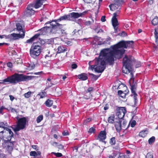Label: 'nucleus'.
<instances>
[{
  "label": "nucleus",
  "instance_id": "nucleus-63",
  "mask_svg": "<svg viewBox=\"0 0 158 158\" xmlns=\"http://www.w3.org/2000/svg\"><path fill=\"white\" fill-rule=\"evenodd\" d=\"M4 109V107L2 106L0 108V113H1L2 112V110Z\"/></svg>",
  "mask_w": 158,
  "mask_h": 158
},
{
  "label": "nucleus",
  "instance_id": "nucleus-55",
  "mask_svg": "<svg viewBox=\"0 0 158 158\" xmlns=\"http://www.w3.org/2000/svg\"><path fill=\"white\" fill-rule=\"evenodd\" d=\"M92 90H93L92 87H90V88H88L87 90L88 92H90Z\"/></svg>",
  "mask_w": 158,
  "mask_h": 158
},
{
  "label": "nucleus",
  "instance_id": "nucleus-25",
  "mask_svg": "<svg viewBox=\"0 0 158 158\" xmlns=\"http://www.w3.org/2000/svg\"><path fill=\"white\" fill-rule=\"evenodd\" d=\"M155 36L156 39V44H158V29L155 30Z\"/></svg>",
  "mask_w": 158,
  "mask_h": 158
},
{
  "label": "nucleus",
  "instance_id": "nucleus-11",
  "mask_svg": "<svg viewBox=\"0 0 158 158\" xmlns=\"http://www.w3.org/2000/svg\"><path fill=\"white\" fill-rule=\"evenodd\" d=\"M9 138H8L7 140H5L4 142L5 143L3 144V146H5L6 149L9 152L12 151L13 149V146L14 143L15 142H10L9 141Z\"/></svg>",
  "mask_w": 158,
  "mask_h": 158
},
{
  "label": "nucleus",
  "instance_id": "nucleus-49",
  "mask_svg": "<svg viewBox=\"0 0 158 158\" xmlns=\"http://www.w3.org/2000/svg\"><path fill=\"white\" fill-rule=\"evenodd\" d=\"M57 148H58L59 149H61L63 148L64 147L62 145L60 144L58 145L57 146Z\"/></svg>",
  "mask_w": 158,
  "mask_h": 158
},
{
  "label": "nucleus",
  "instance_id": "nucleus-20",
  "mask_svg": "<svg viewBox=\"0 0 158 158\" xmlns=\"http://www.w3.org/2000/svg\"><path fill=\"white\" fill-rule=\"evenodd\" d=\"M78 77L79 79L83 81L86 80L88 78V77L85 73H82L79 75L78 76Z\"/></svg>",
  "mask_w": 158,
  "mask_h": 158
},
{
  "label": "nucleus",
  "instance_id": "nucleus-46",
  "mask_svg": "<svg viewBox=\"0 0 158 158\" xmlns=\"http://www.w3.org/2000/svg\"><path fill=\"white\" fill-rule=\"evenodd\" d=\"M77 67V65L76 64H73L72 65V68L73 69H75Z\"/></svg>",
  "mask_w": 158,
  "mask_h": 158
},
{
  "label": "nucleus",
  "instance_id": "nucleus-54",
  "mask_svg": "<svg viewBox=\"0 0 158 158\" xmlns=\"http://www.w3.org/2000/svg\"><path fill=\"white\" fill-rule=\"evenodd\" d=\"M9 110H10L12 112H16V110L15 109L11 107H10Z\"/></svg>",
  "mask_w": 158,
  "mask_h": 158
},
{
  "label": "nucleus",
  "instance_id": "nucleus-45",
  "mask_svg": "<svg viewBox=\"0 0 158 158\" xmlns=\"http://www.w3.org/2000/svg\"><path fill=\"white\" fill-rule=\"evenodd\" d=\"M45 58L47 60H49L51 59V56L46 55L45 56Z\"/></svg>",
  "mask_w": 158,
  "mask_h": 158
},
{
  "label": "nucleus",
  "instance_id": "nucleus-30",
  "mask_svg": "<svg viewBox=\"0 0 158 158\" xmlns=\"http://www.w3.org/2000/svg\"><path fill=\"white\" fill-rule=\"evenodd\" d=\"M155 140V137L154 136H152L148 140V143L149 144H151L153 143Z\"/></svg>",
  "mask_w": 158,
  "mask_h": 158
},
{
  "label": "nucleus",
  "instance_id": "nucleus-56",
  "mask_svg": "<svg viewBox=\"0 0 158 158\" xmlns=\"http://www.w3.org/2000/svg\"><path fill=\"white\" fill-rule=\"evenodd\" d=\"M157 44V45L154 46V48L155 49V50L156 51H158V44Z\"/></svg>",
  "mask_w": 158,
  "mask_h": 158
},
{
  "label": "nucleus",
  "instance_id": "nucleus-26",
  "mask_svg": "<svg viewBox=\"0 0 158 158\" xmlns=\"http://www.w3.org/2000/svg\"><path fill=\"white\" fill-rule=\"evenodd\" d=\"M152 23L154 25H156L158 23V18L157 17H155L152 21Z\"/></svg>",
  "mask_w": 158,
  "mask_h": 158
},
{
  "label": "nucleus",
  "instance_id": "nucleus-58",
  "mask_svg": "<svg viewBox=\"0 0 158 158\" xmlns=\"http://www.w3.org/2000/svg\"><path fill=\"white\" fill-rule=\"evenodd\" d=\"M9 97H10V100L11 101H12L14 99V97H13L12 95H9Z\"/></svg>",
  "mask_w": 158,
  "mask_h": 158
},
{
  "label": "nucleus",
  "instance_id": "nucleus-21",
  "mask_svg": "<svg viewBox=\"0 0 158 158\" xmlns=\"http://www.w3.org/2000/svg\"><path fill=\"white\" fill-rule=\"evenodd\" d=\"M57 53H60L64 52L67 51L66 49L63 46H60L57 48Z\"/></svg>",
  "mask_w": 158,
  "mask_h": 158
},
{
  "label": "nucleus",
  "instance_id": "nucleus-3",
  "mask_svg": "<svg viewBox=\"0 0 158 158\" xmlns=\"http://www.w3.org/2000/svg\"><path fill=\"white\" fill-rule=\"evenodd\" d=\"M123 72L126 74L130 73L131 76L130 81H133L134 79L133 70L132 66L135 63L134 58L132 56H125L123 58Z\"/></svg>",
  "mask_w": 158,
  "mask_h": 158
},
{
  "label": "nucleus",
  "instance_id": "nucleus-57",
  "mask_svg": "<svg viewBox=\"0 0 158 158\" xmlns=\"http://www.w3.org/2000/svg\"><path fill=\"white\" fill-rule=\"evenodd\" d=\"M123 92L122 90H119L118 91V94L120 96L122 94Z\"/></svg>",
  "mask_w": 158,
  "mask_h": 158
},
{
  "label": "nucleus",
  "instance_id": "nucleus-2",
  "mask_svg": "<svg viewBox=\"0 0 158 158\" xmlns=\"http://www.w3.org/2000/svg\"><path fill=\"white\" fill-rule=\"evenodd\" d=\"M49 24L50 27H44L40 30L41 33H38L34 35L33 37L29 40H27V43H30L37 39L41 35H44L46 33H52L54 34H57L60 36H63L66 35V33L64 30L61 29L62 25L56 23L55 21H52L51 22H48L46 24Z\"/></svg>",
  "mask_w": 158,
  "mask_h": 158
},
{
  "label": "nucleus",
  "instance_id": "nucleus-27",
  "mask_svg": "<svg viewBox=\"0 0 158 158\" xmlns=\"http://www.w3.org/2000/svg\"><path fill=\"white\" fill-rule=\"evenodd\" d=\"M46 94V93L44 92L40 93L38 95L40 96V98H42L45 97Z\"/></svg>",
  "mask_w": 158,
  "mask_h": 158
},
{
  "label": "nucleus",
  "instance_id": "nucleus-39",
  "mask_svg": "<svg viewBox=\"0 0 158 158\" xmlns=\"http://www.w3.org/2000/svg\"><path fill=\"white\" fill-rule=\"evenodd\" d=\"M136 122L135 120H133L131 123V127H134L135 125Z\"/></svg>",
  "mask_w": 158,
  "mask_h": 158
},
{
  "label": "nucleus",
  "instance_id": "nucleus-15",
  "mask_svg": "<svg viewBox=\"0 0 158 158\" xmlns=\"http://www.w3.org/2000/svg\"><path fill=\"white\" fill-rule=\"evenodd\" d=\"M45 0H37L35 3L33 5V7L37 9L41 7Z\"/></svg>",
  "mask_w": 158,
  "mask_h": 158
},
{
  "label": "nucleus",
  "instance_id": "nucleus-60",
  "mask_svg": "<svg viewBox=\"0 0 158 158\" xmlns=\"http://www.w3.org/2000/svg\"><path fill=\"white\" fill-rule=\"evenodd\" d=\"M91 24V22L90 21H88L86 22L85 24L87 25H89Z\"/></svg>",
  "mask_w": 158,
  "mask_h": 158
},
{
  "label": "nucleus",
  "instance_id": "nucleus-42",
  "mask_svg": "<svg viewBox=\"0 0 158 158\" xmlns=\"http://www.w3.org/2000/svg\"><path fill=\"white\" fill-rule=\"evenodd\" d=\"M7 66L9 68H11L13 67V64L10 62H8L7 64Z\"/></svg>",
  "mask_w": 158,
  "mask_h": 158
},
{
  "label": "nucleus",
  "instance_id": "nucleus-19",
  "mask_svg": "<svg viewBox=\"0 0 158 158\" xmlns=\"http://www.w3.org/2000/svg\"><path fill=\"white\" fill-rule=\"evenodd\" d=\"M119 6L120 4L118 5L114 3V4H110L109 6L111 10H114L118 9Z\"/></svg>",
  "mask_w": 158,
  "mask_h": 158
},
{
  "label": "nucleus",
  "instance_id": "nucleus-37",
  "mask_svg": "<svg viewBox=\"0 0 158 158\" xmlns=\"http://www.w3.org/2000/svg\"><path fill=\"white\" fill-rule=\"evenodd\" d=\"M29 66L28 67L29 69H33L35 67V65L34 64H28Z\"/></svg>",
  "mask_w": 158,
  "mask_h": 158
},
{
  "label": "nucleus",
  "instance_id": "nucleus-64",
  "mask_svg": "<svg viewBox=\"0 0 158 158\" xmlns=\"http://www.w3.org/2000/svg\"><path fill=\"white\" fill-rule=\"evenodd\" d=\"M99 27H97L96 28H95V29H94V30L96 32H97L98 31V30H99Z\"/></svg>",
  "mask_w": 158,
  "mask_h": 158
},
{
  "label": "nucleus",
  "instance_id": "nucleus-51",
  "mask_svg": "<svg viewBox=\"0 0 158 158\" xmlns=\"http://www.w3.org/2000/svg\"><path fill=\"white\" fill-rule=\"evenodd\" d=\"M105 16H102L101 18V20L103 22H104L106 21Z\"/></svg>",
  "mask_w": 158,
  "mask_h": 158
},
{
  "label": "nucleus",
  "instance_id": "nucleus-22",
  "mask_svg": "<svg viewBox=\"0 0 158 158\" xmlns=\"http://www.w3.org/2000/svg\"><path fill=\"white\" fill-rule=\"evenodd\" d=\"M108 121L110 123H113L114 122V115L110 116L108 119Z\"/></svg>",
  "mask_w": 158,
  "mask_h": 158
},
{
  "label": "nucleus",
  "instance_id": "nucleus-50",
  "mask_svg": "<svg viewBox=\"0 0 158 158\" xmlns=\"http://www.w3.org/2000/svg\"><path fill=\"white\" fill-rule=\"evenodd\" d=\"M63 135H67L69 134L68 131H64L63 132Z\"/></svg>",
  "mask_w": 158,
  "mask_h": 158
},
{
  "label": "nucleus",
  "instance_id": "nucleus-24",
  "mask_svg": "<svg viewBox=\"0 0 158 158\" xmlns=\"http://www.w3.org/2000/svg\"><path fill=\"white\" fill-rule=\"evenodd\" d=\"M147 134V131H141L139 134V135L140 136L144 137H145Z\"/></svg>",
  "mask_w": 158,
  "mask_h": 158
},
{
  "label": "nucleus",
  "instance_id": "nucleus-41",
  "mask_svg": "<svg viewBox=\"0 0 158 158\" xmlns=\"http://www.w3.org/2000/svg\"><path fill=\"white\" fill-rule=\"evenodd\" d=\"M118 35L124 37L127 35V34L124 31H123L122 33H119Z\"/></svg>",
  "mask_w": 158,
  "mask_h": 158
},
{
  "label": "nucleus",
  "instance_id": "nucleus-12",
  "mask_svg": "<svg viewBox=\"0 0 158 158\" xmlns=\"http://www.w3.org/2000/svg\"><path fill=\"white\" fill-rule=\"evenodd\" d=\"M87 13V11H85L82 13L72 12L70 13V15L72 17V20L73 19H77L80 17H82Z\"/></svg>",
  "mask_w": 158,
  "mask_h": 158
},
{
  "label": "nucleus",
  "instance_id": "nucleus-61",
  "mask_svg": "<svg viewBox=\"0 0 158 158\" xmlns=\"http://www.w3.org/2000/svg\"><path fill=\"white\" fill-rule=\"evenodd\" d=\"M4 44L8 45L9 44L8 43H0V46H2Z\"/></svg>",
  "mask_w": 158,
  "mask_h": 158
},
{
  "label": "nucleus",
  "instance_id": "nucleus-62",
  "mask_svg": "<svg viewBox=\"0 0 158 158\" xmlns=\"http://www.w3.org/2000/svg\"><path fill=\"white\" fill-rule=\"evenodd\" d=\"M57 143L56 142H54L52 143V145L54 146H56L57 147V146L58 145H57Z\"/></svg>",
  "mask_w": 158,
  "mask_h": 158
},
{
  "label": "nucleus",
  "instance_id": "nucleus-14",
  "mask_svg": "<svg viewBox=\"0 0 158 158\" xmlns=\"http://www.w3.org/2000/svg\"><path fill=\"white\" fill-rule=\"evenodd\" d=\"M106 133L104 131H101L98 136L97 139L100 141H102L106 138Z\"/></svg>",
  "mask_w": 158,
  "mask_h": 158
},
{
  "label": "nucleus",
  "instance_id": "nucleus-35",
  "mask_svg": "<svg viewBox=\"0 0 158 158\" xmlns=\"http://www.w3.org/2000/svg\"><path fill=\"white\" fill-rule=\"evenodd\" d=\"M89 74L91 75L92 77V78H93L95 80H96L98 78V77L96 76L92 73H89Z\"/></svg>",
  "mask_w": 158,
  "mask_h": 158
},
{
  "label": "nucleus",
  "instance_id": "nucleus-34",
  "mask_svg": "<svg viewBox=\"0 0 158 158\" xmlns=\"http://www.w3.org/2000/svg\"><path fill=\"white\" fill-rule=\"evenodd\" d=\"M146 158H153L152 154L150 152L148 153L146 156Z\"/></svg>",
  "mask_w": 158,
  "mask_h": 158
},
{
  "label": "nucleus",
  "instance_id": "nucleus-32",
  "mask_svg": "<svg viewBox=\"0 0 158 158\" xmlns=\"http://www.w3.org/2000/svg\"><path fill=\"white\" fill-rule=\"evenodd\" d=\"M62 20H66L65 15L61 17L59 19L56 20V21H55L57 23Z\"/></svg>",
  "mask_w": 158,
  "mask_h": 158
},
{
  "label": "nucleus",
  "instance_id": "nucleus-23",
  "mask_svg": "<svg viewBox=\"0 0 158 158\" xmlns=\"http://www.w3.org/2000/svg\"><path fill=\"white\" fill-rule=\"evenodd\" d=\"M45 103L47 106L50 107L53 104V101L52 100L48 99L47 101L45 102Z\"/></svg>",
  "mask_w": 158,
  "mask_h": 158
},
{
  "label": "nucleus",
  "instance_id": "nucleus-59",
  "mask_svg": "<svg viewBox=\"0 0 158 158\" xmlns=\"http://www.w3.org/2000/svg\"><path fill=\"white\" fill-rule=\"evenodd\" d=\"M36 156H40L41 154V152L40 151H37L36 152Z\"/></svg>",
  "mask_w": 158,
  "mask_h": 158
},
{
  "label": "nucleus",
  "instance_id": "nucleus-1",
  "mask_svg": "<svg viewBox=\"0 0 158 158\" xmlns=\"http://www.w3.org/2000/svg\"><path fill=\"white\" fill-rule=\"evenodd\" d=\"M133 41H121L115 45L111 46L108 48L102 50L98 59H95V64L94 65H90V62L89 63V69L93 70L98 73H102L105 68L106 63L111 64L114 63V58H121L124 53L125 50L123 48L131 47L133 44Z\"/></svg>",
  "mask_w": 158,
  "mask_h": 158
},
{
  "label": "nucleus",
  "instance_id": "nucleus-33",
  "mask_svg": "<svg viewBox=\"0 0 158 158\" xmlns=\"http://www.w3.org/2000/svg\"><path fill=\"white\" fill-rule=\"evenodd\" d=\"M31 91H29L24 94V97L26 98H29L31 96Z\"/></svg>",
  "mask_w": 158,
  "mask_h": 158
},
{
  "label": "nucleus",
  "instance_id": "nucleus-40",
  "mask_svg": "<svg viewBox=\"0 0 158 158\" xmlns=\"http://www.w3.org/2000/svg\"><path fill=\"white\" fill-rule=\"evenodd\" d=\"M91 120V118H89L85 120L84 122V124L86 125L87 123L89 122Z\"/></svg>",
  "mask_w": 158,
  "mask_h": 158
},
{
  "label": "nucleus",
  "instance_id": "nucleus-18",
  "mask_svg": "<svg viewBox=\"0 0 158 158\" xmlns=\"http://www.w3.org/2000/svg\"><path fill=\"white\" fill-rule=\"evenodd\" d=\"M17 30L19 31H21L23 33V31H25L23 30V28L24 27L23 25H22L20 23H17L16 24Z\"/></svg>",
  "mask_w": 158,
  "mask_h": 158
},
{
  "label": "nucleus",
  "instance_id": "nucleus-29",
  "mask_svg": "<svg viewBox=\"0 0 158 158\" xmlns=\"http://www.w3.org/2000/svg\"><path fill=\"white\" fill-rule=\"evenodd\" d=\"M66 20L72 21V17L70 15V13L68 15H65Z\"/></svg>",
  "mask_w": 158,
  "mask_h": 158
},
{
  "label": "nucleus",
  "instance_id": "nucleus-7",
  "mask_svg": "<svg viewBox=\"0 0 158 158\" xmlns=\"http://www.w3.org/2000/svg\"><path fill=\"white\" fill-rule=\"evenodd\" d=\"M25 36L24 31H23V33L21 34L12 33L8 35V38L13 40H16L19 38H23Z\"/></svg>",
  "mask_w": 158,
  "mask_h": 158
},
{
  "label": "nucleus",
  "instance_id": "nucleus-16",
  "mask_svg": "<svg viewBox=\"0 0 158 158\" xmlns=\"http://www.w3.org/2000/svg\"><path fill=\"white\" fill-rule=\"evenodd\" d=\"M117 132H119L121 130V123L120 121L115 122L114 123Z\"/></svg>",
  "mask_w": 158,
  "mask_h": 158
},
{
  "label": "nucleus",
  "instance_id": "nucleus-48",
  "mask_svg": "<svg viewBox=\"0 0 158 158\" xmlns=\"http://www.w3.org/2000/svg\"><path fill=\"white\" fill-rule=\"evenodd\" d=\"M0 158H7L6 156L4 154H0Z\"/></svg>",
  "mask_w": 158,
  "mask_h": 158
},
{
  "label": "nucleus",
  "instance_id": "nucleus-4",
  "mask_svg": "<svg viewBox=\"0 0 158 158\" xmlns=\"http://www.w3.org/2000/svg\"><path fill=\"white\" fill-rule=\"evenodd\" d=\"M33 77L25 75L22 74L15 73L10 77L2 80V82H0V84L4 83H12L15 84L18 82L26 81L31 80Z\"/></svg>",
  "mask_w": 158,
  "mask_h": 158
},
{
  "label": "nucleus",
  "instance_id": "nucleus-31",
  "mask_svg": "<svg viewBox=\"0 0 158 158\" xmlns=\"http://www.w3.org/2000/svg\"><path fill=\"white\" fill-rule=\"evenodd\" d=\"M110 143L111 145H113L115 143V137H112L110 139Z\"/></svg>",
  "mask_w": 158,
  "mask_h": 158
},
{
  "label": "nucleus",
  "instance_id": "nucleus-47",
  "mask_svg": "<svg viewBox=\"0 0 158 158\" xmlns=\"http://www.w3.org/2000/svg\"><path fill=\"white\" fill-rule=\"evenodd\" d=\"M32 147L33 148L35 149L36 151L38 150V148L37 145H32Z\"/></svg>",
  "mask_w": 158,
  "mask_h": 158
},
{
  "label": "nucleus",
  "instance_id": "nucleus-8",
  "mask_svg": "<svg viewBox=\"0 0 158 158\" xmlns=\"http://www.w3.org/2000/svg\"><path fill=\"white\" fill-rule=\"evenodd\" d=\"M117 12L113 14V16L112 19V22L114 30V32L116 33L117 32V29L118 27L117 26L118 25V20L116 18L117 16Z\"/></svg>",
  "mask_w": 158,
  "mask_h": 158
},
{
  "label": "nucleus",
  "instance_id": "nucleus-6",
  "mask_svg": "<svg viewBox=\"0 0 158 158\" xmlns=\"http://www.w3.org/2000/svg\"><path fill=\"white\" fill-rule=\"evenodd\" d=\"M41 50L40 46L38 45H35V43H34L30 50L31 56L33 58H35L40 54Z\"/></svg>",
  "mask_w": 158,
  "mask_h": 158
},
{
  "label": "nucleus",
  "instance_id": "nucleus-43",
  "mask_svg": "<svg viewBox=\"0 0 158 158\" xmlns=\"http://www.w3.org/2000/svg\"><path fill=\"white\" fill-rule=\"evenodd\" d=\"M95 131V129L94 128L91 127L89 129L88 132L89 133H92L94 132Z\"/></svg>",
  "mask_w": 158,
  "mask_h": 158
},
{
  "label": "nucleus",
  "instance_id": "nucleus-53",
  "mask_svg": "<svg viewBox=\"0 0 158 158\" xmlns=\"http://www.w3.org/2000/svg\"><path fill=\"white\" fill-rule=\"evenodd\" d=\"M8 38V37L7 35H0V38L1 39H2V38Z\"/></svg>",
  "mask_w": 158,
  "mask_h": 158
},
{
  "label": "nucleus",
  "instance_id": "nucleus-28",
  "mask_svg": "<svg viewBox=\"0 0 158 158\" xmlns=\"http://www.w3.org/2000/svg\"><path fill=\"white\" fill-rule=\"evenodd\" d=\"M43 117L42 115H40L38 117L36 121L38 123H40L43 119Z\"/></svg>",
  "mask_w": 158,
  "mask_h": 158
},
{
  "label": "nucleus",
  "instance_id": "nucleus-5",
  "mask_svg": "<svg viewBox=\"0 0 158 158\" xmlns=\"http://www.w3.org/2000/svg\"><path fill=\"white\" fill-rule=\"evenodd\" d=\"M18 121L17 124L14 126V130L15 131H18L23 129L25 127L27 120L25 117L20 118L19 117H16Z\"/></svg>",
  "mask_w": 158,
  "mask_h": 158
},
{
  "label": "nucleus",
  "instance_id": "nucleus-36",
  "mask_svg": "<svg viewBox=\"0 0 158 158\" xmlns=\"http://www.w3.org/2000/svg\"><path fill=\"white\" fill-rule=\"evenodd\" d=\"M52 153L54 154L57 157H60L62 156V154L58 152L57 153H56L53 152Z\"/></svg>",
  "mask_w": 158,
  "mask_h": 158
},
{
  "label": "nucleus",
  "instance_id": "nucleus-38",
  "mask_svg": "<svg viewBox=\"0 0 158 158\" xmlns=\"http://www.w3.org/2000/svg\"><path fill=\"white\" fill-rule=\"evenodd\" d=\"M30 155L31 156L36 157V152L35 151H31L30 152Z\"/></svg>",
  "mask_w": 158,
  "mask_h": 158
},
{
  "label": "nucleus",
  "instance_id": "nucleus-13",
  "mask_svg": "<svg viewBox=\"0 0 158 158\" xmlns=\"http://www.w3.org/2000/svg\"><path fill=\"white\" fill-rule=\"evenodd\" d=\"M131 87V91L132 95H134V102L135 103L134 106H136V104L137 101L136 97L137 94L135 92V87L134 85H132Z\"/></svg>",
  "mask_w": 158,
  "mask_h": 158
},
{
  "label": "nucleus",
  "instance_id": "nucleus-10",
  "mask_svg": "<svg viewBox=\"0 0 158 158\" xmlns=\"http://www.w3.org/2000/svg\"><path fill=\"white\" fill-rule=\"evenodd\" d=\"M33 6L32 4L28 5L24 12L25 15L27 16H31L34 14L35 11L33 10Z\"/></svg>",
  "mask_w": 158,
  "mask_h": 158
},
{
  "label": "nucleus",
  "instance_id": "nucleus-17",
  "mask_svg": "<svg viewBox=\"0 0 158 158\" xmlns=\"http://www.w3.org/2000/svg\"><path fill=\"white\" fill-rule=\"evenodd\" d=\"M4 130H5V131H6V135L8 134H9V135H8L7 136L9 137L10 139V137H13V132L11 131L10 129L8 128L7 127H4Z\"/></svg>",
  "mask_w": 158,
  "mask_h": 158
},
{
  "label": "nucleus",
  "instance_id": "nucleus-44",
  "mask_svg": "<svg viewBox=\"0 0 158 158\" xmlns=\"http://www.w3.org/2000/svg\"><path fill=\"white\" fill-rule=\"evenodd\" d=\"M39 40H38V41L41 44H44L45 43V42L43 40L40 38Z\"/></svg>",
  "mask_w": 158,
  "mask_h": 158
},
{
  "label": "nucleus",
  "instance_id": "nucleus-52",
  "mask_svg": "<svg viewBox=\"0 0 158 158\" xmlns=\"http://www.w3.org/2000/svg\"><path fill=\"white\" fill-rule=\"evenodd\" d=\"M126 93H124V92H123L122 94L120 96L121 97L123 98H125L126 96Z\"/></svg>",
  "mask_w": 158,
  "mask_h": 158
},
{
  "label": "nucleus",
  "instance_id": "nucleus-9",
  "mask_svg": "<svg viewBox=\"0 0 158 158\" xmlns=\"http://www.w3.org/2000/svg\"><path fill=\"white\" fill-rule=\"evenodd\" d=\"M126 112V108L124 107H118L117 109V115L119 118L122 119Z\"/></svg>",
  "mask_w": 158,
  "mask_h": 158
}]
</instances>
